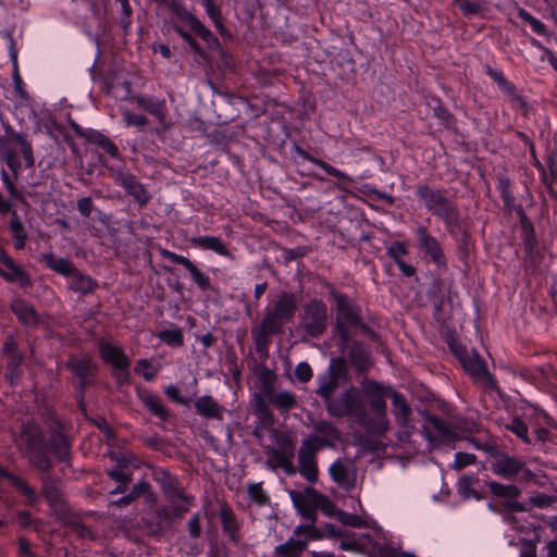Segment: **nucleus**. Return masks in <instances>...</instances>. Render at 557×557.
I'll return each mask as SVG.
<instances>
[{
  "mask_svg": "<svg viewBox=\"0 0 557 557\" xmlns=\"http://www.w3.org/2000/svg\"><path fill=\"white\" fill-rule=\"evenodd\" d=\"M471 442L479 449L485 450L492 458L491 470L494 474L506 480H515L520 473L524 480L534 478L533 472L527 467L523 460L502 451L493 444L485 443L484 445H480L473 438H471Z\"/></svg>",
  "mask_w": 557,
  "mask_h": 557,
  "instance_id": "423d86ee",
  "label": "nucleus"
},
{
  "mask_svg": "<svg viewBox=\"0 0 557 557\" xmlns=\"http://www.w3.org/2000/svg\"><path fill=\"white\" fill-rule=\"evenodd\" d=\"M265 454L268 456L267 466L272 469L283 467L287 458H293L292 456L270 446L265 448Z\"/></svg>",
  "mask_w": 557,
  "mask_h": 557,
  "instance_id": "8fccbe9b",
  "label": "nucleus"
},
{
  "mask_svg": "<svg viewBox=\"0 0 557 557\" xmlns=\"http://www.w3.org/2000/svg\"><path fill=\"white\" fill-rule=\"evenodd\" d=\"M9 230L12 234L14 248L16 250L23 249L27 240V232L25 230L24 224H9Z\"/></svg>",
  "mask_w": 557,
  "mask_h": 557,
  "instance_id": "3c124183",
  "label": "nucleus"
},
{
  "mask_svg": "<svg viewBox=\"0 0 557 557\" xmlns=\"http://www.w3.org/2000/svg\"><path fill=\"white\" fill-rule=\"evenodd\" d=\"M131 101L154 116L163 131H168L171 127V123L168 121L169 111L164 99L138 94L132 96Z\"/></svg>",
  "mask_w": 557,
  "mask_h": 557,
  "instance_id": "4468645a",
  "label": "nucleus"
},
{
  "mask_svg": "<svg viewBox=\"0 0 557 557\" xmlns=\"http://www.w3.org/2000/svg\"><path fill=\"white\" fill-rule=\"evenodd\" d=\"M190 243L196 247L203 250H211L223 257H231V252L226 248L225 244L215 236H198L193 237Z\"/></svg>",
  "mask_w": 557,
  "mask_h": 557,
  "instance_id": "58836bf2",
  "label": "nucleus"
},
{
  "mask_svg": "<svg viewBox=\"0 0 557 557\" xmlns=\"http://www.w3.org/2000/svg\"><path fill=\"white\" fill-rule=\"evenodd\" d=\"M41 494L53 509H63L64 499L59 483L50 475L42 478Z\"/></svg>",
  "mask_w": 557,
  "mask_h": 557,
  "instance_id": "7c9ffc66",
  "label": "nucleus"
},
{
  "mask_svg": "<svg viewBox=\"0 0 557 557\" xmlns=\"http://www.w3.org/2000/svg\"><path fill=\"white\" fill-rule=\"evenodd\" d=\"M0 478L8 479L16 491L26 498V504L34 506L38 503L39 497L34 487H32L23 478L8 472L4 468L0 467Z\"/></svg>",
  "mask_w": 557,
  "mask_h": 557,
  "instance_id": "a878e982",
  "label": "nucleus"
},
{
  "mask_svg": "<svg viewBox=\"0 0 557 557\" xmlns=\"http://www.w3.org/2000/svg\"><path fill=\"white\" fill-rule=\"evenodd\" d=\"M99 354L102 360L106 363L111 364L113 369L129 368L131 366V360L124 354L122 348L114 346L111 343L100 342Z\"/></svg>",
  "mask_w": 557,
  "mask_h": 557,
  "instance_id": "4be33fe9",
  "label": "nucleus"
},
{
  "mask_svg": "<svg viewBox=\"0 0 557 557\" xmlns=\"http://www.w3.org/2000/svg\"><path fill=\"white\" fill-rule=\"evenodd\" d=\"M40 260L47 268L65 277H70L77 269L70 260L58 258L53 252L44 253Z\"/></svg>",
  "mask_w": 557,
  "mask_h": 557,
  "instance_id": "e433bc0d",
  "label": "nucleus"
},
{
  "mask_svg": "<svg viewBox=\"0 0 557 557\" xmlns=\"http://www.w3.org/2000/svg\"><path fill=\"white\" fill-rule=\"evenodd\" d=\"M521 231L524 250L528 255H532L539 245L534 226Z\"/></svg>",
  "mask_w": 557,
  "mask_h": 557,
  "instance_id": "052dcab7",
  "label": "nucleus"
},
{
  "mask_svg": "<svg viewBox=\"0 0 557 557\" xmlns=\"http://www.w3.org/2000/svg\"><path fill=\"white\" fill-rule=\"evenodd\" d=\"M107 475L116 483H131L132 471L127 467L116 465L115 467L106 470Z\"/></svg>",
  "mask_w": 557,
  "mask_h": 557,
  "instance_id": "603ef678",
  "label": "nucleus"
},
{
  "mask_svg": "<svg viewBox=\"0 0 557 557\" xmlns=\"http://www.w3.org/2000/svg\"><path fill=\"white\" fill-rule=\"evenodd\" d=\"M485 72L497 84L498 88L504 94L509 96L513 101L518 102L522 108L525 107V101L518 94L517 87L505 77L502 71L494 70L490 65H486Z\"/></svg>",
  "mask_w": 557,
  "mask_h": 557,
  "instance_id": "bb28decb",
  "label": "nucleus"
},
{
  "mask_svg": "<svg viewBox=\"0 0 557 557\" xmlns=\"http://www.w3.org/2000/svg\"><path fill=\"white\" fill-rule=\"evenodd\" d=\"M424 424L423 433L430 442L434 441H447L453 442L457 440L456 432L450 425L443 419L433 416L429 412H424Z\"/></svg>",
  "mask_w": 557,
  "mask_h": 557,
  "instance_id": "dca6fc26",
  "label": "nucleus"
},
{
  "mask_svg": "<svg viewBox=\"0 0 557 557\" xmlns=\"http://www.w3.org/2000/svg\"><path fill=\"white\" fill-rule=\"evenodd\" d=\"M265 398L280 411H289L297 407V396L288 391L275 392L274 388H267Z\"/></svg>",
  "mask_w": 557,
  "mask_h": 557,
  "instance_id": "473e14b6",
  "label": "nucleus"
},
{
  "mask_svg": "<svg viewBox=\"0 0 557 557\" xmlns=\"http://www.w3.org/2000/svg\"><path fill=\"white\" fill-rule=\"evenodd\" d=\"M327 412L335 418L352 417L361 425L366 422L367 408L361 392L350 386L325 405Z\"/></svg>",
  "mask_w": 557,
  "mask_h": 557,
  "instance_id": "6e6552de",
  "label": "nucleus"
},
{
  "mask_svg": "<svg viewBox=\"0 0 557 557\" xmlns=\"http://www.w3.org/2000/svg\"><path fill=\"white\" fill-rule=\"evenodd\" d=\"M70 277L69 288L83 296L94 294L99 286L94 277L83 273L78 269H76Z\"/></svg>",
  "mask_w": 557,
  "mask_h": 557,
  "instance_id": "cd10ccee",
  "label": "nucleus"
},
{
  "mask_svg": "<svg viewBox=\"0 0 557 557\" xmlns=\"http://www.w3.org/2000/svg\"><path fill=\"white\" fill-rule=\"evenodd\" d=\"M307 546V540L288 539L274 548L273 557H300Z\"/></svg>",
  "mask_w": 557,
  "mask_h": 557,
  "instance_id": "4c0bfd02",
  "label": "nucleus"
},
{
  "mask_svg": "<svg viewBox=\"0 0 557 557\" xmlns=\"http://www.w3.org/2000/svg\"><path fill=\"white\" fill-rule=\"evenodd\" d=\"M86 138L88 143L100 147L106 152H108L112 158L120 157L117 146L108 136L99 132H92L88 134Z\"/></svg>",
  "mask_w": 557,
  "mask_h": 557,
  "instance_id": "37998d69",
  "label": "nucleus"
},
{
  "mask_svg": "<svg viewBox=\"0 0 557 557\" xmlns=\"http://www.w3.org/2000/svg\"><path fill=\"white\" fill-rule=\"evenodd\" d=\"M271 434L275 444L277 445L276 450H281L292 457H294L295 451V443L285 432L280 431L278 429H271Z\"/></svg>",
  "mask_w": 557,
  "mask_h": 557,
  "instance_id": "49530a36",
  "label": "nucleus"
},
{
  "mask_svg": "<svg viewBox=\"0 0 557 557\" xmlns=\"http://www.w3.org/2000/svg\"><path fill=\"white\" fill-rule=\"evenodd\" d=\"M298 308V297L295 293L283 292L271 307L267 308L261 320L257 334L256 345L260 349L261 345L268 344L270 336L282 333L284 324L289 322Z\"/></svg>",
  "mask_w": 557,
  "mask_h": 557,
  "instance_id": "7ed1b4c3",
  "label": "nucleus"
},
{
  "mask_svg": "<svg viewBox=\"0 0 557 557\" xmlns=\"http://www.w3.org/2000/svg\"><path fill=\"white\" fill-rule=\"evenodd\" d=\"M124 122L127 126H135L139 129H145L149 120L144 114H136L131 111L123 112Z\"/></svg>",
  "mask_w": 557,
  "mask_h": 557,
  "instance_id": "680f3d73",
  "label": "nucleus"
},
{
  "mask_svg": "<svg viewBox=\"0 0 557 557\" xmlns=\"http://www.w3.org/2000/svg\"><path fill=\"white\" fill-rule=\"evenodd\" d=\"M475 462H476L475 455L458 451L455 455V461L453 465V469L460 471L468 466L474 465Z\"/></svg>",
  "mask_w": 557,
  "mask_h": 557,
  "instance_id": "69168bd1",
  "label": "nucleus"
},
{
  "mask_svg": "<svg viewBox=\"0 0 557 557\" xmlns=\"http://www.w3.org/2000/svg\"><path fill=\"white\" fill-rule=\"evenodd\" d=\"M160 255L173 263L183 265L190 274L193 281L201 290H208L211 287L210 277L206 275L191 260L173 251L161 249Z\"/></svg>",
  "mask_w": 557,
  "mask_h": 557,
  "instance_id": "a211bd4d",
  "label": "nucleus"
},
{
  "mask_svg": "<svg viewBox=\"0 0 557 557\" xmlns=\"http://www.w3.org/2000/svg\"><path fill=\"white\" fill-rule=\"evenodd\" d=\"M414 193L423 208L432 216L443 222L450 236L461 235L462 243H467L470 234L465 228L459 206L448 189L422 183L416 186Z\"/></svg>",
  "mask_w": 557,
  "mask_h": 557,
  "instance_id": "f03ea898",
  "label": "nucleus"
},
{
  "mask_svg": "<svg viewBox=\"0 0 557 557\" xmlns=\"http://www.w3.org/2000/svg\"><path fill=\"white\" fill-rule=\"evenodd\" d=\"M193 502L194 497L188 495V499H177L175 503H171L173 505L171 509L173 522L184 518L185 513L189 511Z\"/></svg>",
  "mask_w": 557,
  "mask_h": 557,
  "instance_id": "5fc2aeb1",
  "label": "nucleus"
},
{
  "mask_svg": "<svg viewBox=\"0 0 557 557\" xmlns=\"http://www.w3.org/2000/svg\"><path fill=\"white\" fill-rule=\"evenodd\" d=\"M173 28L198 57H200L202 60L208 59L207 52L197 42V40L191 36L189 32L185 30L182 26L177 24H174Z\"/></svg>",
  "mask_w": 557,
  "mask_h": 557,
  "instance_id": "09e8293b",
  "label": "nucleus"
},
{
  "mask_svg": "<svg viewBox=\"0 0 557 557\" xmlns=\"http://www.w3.org/2000/svg\"><path fill=\"white\" fill-rule=\"evenodd\" d=\"M315 440H304L298 450L299 473L302 478L313 484L318 482L319 469L317 463V453L320 450L315 445Z\"/></svg>",
  "mask_w": 557,
  "mask_h": 557,
  "instance_id": "9b49d317",
  "label": "nucleus"
},
{
  "mask_svg": "<svg viewBox=\"0 0 557 557\" xmlns=\"http://www.w3.org/2000/svg\"><path fill=\"white\" fill-rule=\"evenodd\" d=\"M144 525L149 535L152 536H161L168 530L165 525L159 520L154 518V513L143 519Z\"/></svg>",
  "mask_w": 557,
  "mask_h": 557,
  "instance_id": "6e6d98bb",
  "label": "nucleus"
},
{
  "mask_svg": "<svg viewBox=\"0 0 557 557\" xmlns=\"http://www.w3.org/2000/svg\"><path fill=\"white\" fill-rule=\"evenodd\" d=\"M117 182L121 186L125 188V190L132 195L139 205H146L149 200L147 191L143 184H140L137 178L129 173H120L117 176Z\"/></svg>",
  "mask_w": 557,
  "mask_h": 557,
  "instance_id": "c85d7f7f",
  "label": "nucleus"
},
{
  "mask_svg": "<svg viewBox=\"0 0 557 557\" xmlns=\"http://www.w3.org/2000/svg\"><path fill=\"white\" fill-rule=\"evenodd\" d=\"M392 405H393V414L396 418V422L398 425L406 428L409 422V418L411 414V408L408 405L405 396L398 392H391Z\"/></svg>",
  "mask_w": 557,
  "mask_h": 557,
  "instance_id": "f704fd0d",
  "label": "nucleus"
},
{
  "mask_svg": "<svg viewBox=\"0 0 557 557\" xmlns=\"http://www.w3.org/2000/svg\"><path fill=\"white\" fill-rule=\"evenodd\" d=\"M220 519L223 532L228 536L230 541L237 544L240 541V527L233 510L228 506H222L220 510Z\"/></svg>",
  "mask_w": 557,
  "mask_h": 557,
  "instance_id": "2f4dec72",
  "label": "nucleus"
},
{
  "mask_svg": "<svg viewBox=\"0 0 557 557\" xmlns=\"http://www.w3.org/2000/svg\"><path fill=\"white\" fill-rule=\"evenodd\" d=\"M153 479L160 484L163 494L170 503H175L177 499H188V495L181 486L177 478L168 470H156Z\"/></svg>",
  "mask_w": 557,
  "mask_h": 557,
  "instance_id": "6ab92c4d",
  "label": "nucleus"
},
{
  "mask_svg": "<svg viewBox=\"0 0 557 557\" xmlns=\"http://www.w3.org/2000/svg\"><path fill=\"white\" fill-rule=\"evenodd\" d=\"M349 359L355 370L359 373L367 372L372 366L370 352L360 343H355L350 347Z\"/></svg>",
  "mask_w": 557,
  "mask_h": 557,
  "instance_id": "c9c22d12",
  "label": "nucleus"
},
{
  "mask_svg": "<svg viewBox=\"0 0 557 557\" xmlns=\"http://www.w3.org/2000/svg\"><path fill=\"white\" fill-rule=\"evenodd\" d=\"M465 371L470 374L475 381H485L487 384H493L494 380L487 371L485 361L479 354L472 349L470 355L461 362Z\"/></svg>",
  "mask_w": 557,
  "mask_h": 557,
  "instance_id": "412c9836",
  "label": "nucleus"
},
{
  "mask_svg": "<svg viewBox=\"0 0 557 557\" xmlns=\"http://www.w3.org/2000/svg\"><path fill=\"white\" fill-rule=\"evenodd\" d=\"M247 492L250 500L257 506L263 507L270 504V496L263 490L262 483H249Z\"/></svg>",
  "mask_w": 557,
  "mask_h": 557,
  "instance_id": "de8ad7c7",
  "label": "nucleus"
},
{
  "mask_svg": "<svg viewBox=\"0 0 557 557\" xmlns=\"http://www.w3.org/2000/svg\"><path fill=\"white\" fill-rule=\"evenodd\" d=\"M317 435H310L306 440H315L313 445L321 449L323 447H333L336 440L339 438L341 432L329 421L320 420L313 424Z\"/></svg>",
  "mask_w": 557,
  "mask_h": 557,
  "instance_id": "aec40b11",
  "label": "nucleus"
},
{
  "mask_svg": "<svg viewBox=\"0 0 557 557\" xmlns=\"http://www.w3.org/2000/svg\"><path fill=\"white\" fill-rule=\"evenodd\" d=\"M519 17H521L525 23H528L532 30L536 33L537 35H545L546 34V26L544 23H542L540 20L531 15L527 10L519 9L518 11Z\"/></svg>",
  "mask_w": 557,
  "mask_h": 557,
  "instance_id": "4d7b16f0",
  "label": "nucleus"
},
{
  "mask_svg": "<svg viewBox=\"0 0 557 557\" xmlns=\"http://www.w3.org/2000/svg\"><path fill=\"white\" fill-rule=\"evenodd\" d=\"M295 150L299 157H301L304 160H308L311 163L318 165L319 168L324 170L326 174H329L333 177H336L341 181H346L348 183H352V180L347 174H345L344 172L339 171L338 169L332 166L327 162L311 156L306 150H304L301 147L296 146Z\"/></svg>",
  "mask_w": 557,
  "mask_h": 557,
  "instance_id": "ea45409f",
  "label": "nucleus"
},
{
  "mask_svg": "<svg viewBox=\"0 0 557 557\" xmlns=\"http://www.w3.org/2000/svg\"><path fill=\"white\" fill-rule=\"evenodd\" d=\"M160 255L173 263L183 265L190 274L193 281L201 290H208L211 287L210 277L206 275L191 260L173 251L161 249Z\"/></svg>",
  "mask_w": 557,
  "mask_h": 557,
  "instance_id": "f3484780",
  "label": "nucleus"
},
{
  "mask_svg": "<svg viewBox=\"0 0 557 557\" xmlns=\"http://www.w3.org/2000/svg\"><path fill=\"white\" fill-rule=\"evenodd\" d=\"M271 434L275 444L277 445L276 450H281L292 457H294L295 451V443L285 432L280 431L278 429H271Z\"/></svg>",
  "mask_w": 557,
  "mask_h": 557,
  "instance_id": "a18cd8bd",
  "label": "nucleus"
},
{
  "mask_svg": "<svg viewBox=\"0 0 557 557\" xmlns=\"http://www.w3.org/2000/svg\"><path fill=\"white\" fill-rule=\"evenodd\" d=\"M417 246L438 267L446 264V259L436 237L432 236L424 225H419L414 231Z\"/></svg>",
  "mask_w": 557,
  "mask_h": 557,
  "instance_id": "2eb2a0df",
  "label": "nucleus"
},
{
  "mask_svg": "<svg viewBox=\"0 0 557 557\" xmlns=\"http://www.w3.org/2000/svg\"><path fill=\"white\" fill-rule=\"evenodd\" d=\"M7 140L15 143L20 148L27 168L35 165L32 144L26 135L15 132L9 124L5 125Z\"/></svg>",
  "mask_w": 557,
  "mask_h": 557,
  "instance_id": "72a5a7b5",
  "label": "nucleus"
},
{
  "mask_svg": "<svg viewBox=\"0 0 557 557\" xmlns=\"http://www.w3.org/2000/svg\"><path fill=\"white\" fill-rule=\"evenodd\" d=\"M49 434L48 446L44 431L36 423L23 424L14 442L23 450L30 466L41 472L52 469L53 462L49 449L59 461H67L72 449V440L69 436V425L54 412H49L45 419Z\"/></svg>",
  "mask_w": 557,
  "mask_h": 557,
  "instance_id": "f257e3e1",
  "label": "nucleus"
},
{
  "mask_svg": "<svg viewBox=\"0 0 557 557\" xmlns=\"http://www.w3.org/2000/svg\"><path fill=\"white\" fill-rule=\"evenodd\" d=\"M478 482L474 475L465 474L458 481L459 492L466 497H470L472 485Z\"/></svg>",
  "mask_w": 557,
  "mask_h": 557,
  "instance_id": "774afa93",
  "label": "nucleus"
},
{
  "mask_svg": "<svg viewBox=\"0 0 557 557\" xmlns=\"http://www.w3.org/2000/svg\"><path fill=\"white\" fill-rule=\"evenodd\" d=\"M0 276L9 283H17L23 288H27L33 284L30 275L21 265H18L1 247Z\"/></svg>",
  "mask_w": 557,
  "mask_h": 557,
  "instance_id": "ddd939ff",
  "label": "nucleus"
},
{
  "mask_svg": "<svg viewBox=\"0 0 557 557\" xmlns=\"http://www.w3.org/2000/svg\"><path fill=\"white\" fill-rule=\"evenodd\" d=\"M137 396L151 414L156 416L161 421L169 419V410L160 396L146 388H137Z\"/></svg>",
  "mask_w": 557,
  "mask_h": 557,
  "instance_id": "b1692460",
  "label": "nucleus"
},
{
  "mask_svg": "<svg viewBox=\"0 0 557 557\" xmlns=\"http://www.w3.org/2000/svg\"><path fill=\"white\" fill-rule=\"evenodd\" d=\"M288 494L297 511L309 522H317L318 509L329 517L335 515V504L313 487L307 486L302 491L293 490Z\"/></svg>",
  "mask_w": 557,
  "mask_h": 557,
  "instance_id": "39448f33",
  "label": "nucleus"
},
{
  "mask_svg": "<svg viewBox=\"0 0 557 557\" xmlns=\"http://www.w3.org/2000/svg\"><path fill=\"white\" fill-rule=\"evenodd\" d=\"M392 388L385 387L377 382H371L366 387L369 406L373 411V417L367 412L366 422L361 426L374 435H384L388 430V420L386 417L385 397L391 396Z\"/></svg>",
  "mask_w": 557,
  "mask_h": 557,
  "instance_id": "20e7f679",
  "label": "nucleus"
},
{
  "mask_svg": "<svg viewBox=\"0 0 557 557\" xmlns=\"http://www.w3.org/2000/svg\"><path fill=\"white\" fill-rule=\"evenodd\" d=\"M255 410L256 414L258 416L260 422L264 426H271L274 423V416L272 411L270 410L269 405L264 400V397L262 395H256L255 399Z\"/></svg>",
  "mask_w": 557,
  "mask_h": 557,
  "instance_id": "c03bdc74",
  "label": "nucleus"
},
{
  "mask_svg": "<svg viewBox=\"0 0 557 557\" xmlns=\"http://www.w3.org/2000/svg\"><path fill=\"white\" fill-rule=\"evenodd\" d=\"M506 429L515 433L524 443H530V438L528 436V426L521 419H512L510 423L506 424Z\"/></svg>",
  "mask_w": 557,
  "mask_h": 557,
  "instance_id": "e2e57ef3",
  "label": "nucleus"
},
{
  "mask_svg": "<svg viewBox=\"0 0 557 557\" xmlns=\"http://www.w3.org/2000/svg\"><path fill=\"white\" fill-rule=\"evenodd\" d=\"M5 358V379L10 381L11 384L17 382L21 377L22 371L21 366L23 362V355L21 352L7 355Z\"/></svg>",
  "mask_w": 557,
  "mask_h": 557,
  "instance_id": "79ce46f5",
  "label": "nucleus"
},
{
  "mask_svg": "<svg viewBox=\"0 0 557 557\" xmlns=\"http://www.w3.org/2000/svg\"><path fill=\"white\" fill-rule=\"evenodd\" d=\"M329 473L332 480L342 488L350 491L355 487V475L349 462L339 459L334 461L329 468Z\"/></svg>",
  "mask_w": 557,
  "mask_h": 557,
  "instance_id": "5701e85b",
  "label": "nucleus"
},
{
  "mask_svg": "<svg viewBox=\"0 0 557 557\" xmlns=\"http://www.w3.org/2000/svg\"><path fill=\"white\" fill-rule=\"evenodd\" d=\"M465 16L478 15L482 11V5L470 0H454Z\"/></svg>",
  "mask_w": 557,
  "mask_h": 557,
  "instance_id": "0e129e2a",
  "label": "nucleus"
},
{
  "mask_svg": "<svg viewBox=\"0 0 557 557\" xmlns=\"http://www.w3.org/2000/svg\"><path fill=\"white\" fill-rule=\"evenodd\" d=\"M490 492L497 498L504 500L508 498H518L521 495V490L513 484H503L496 481L486 483Z\"/></svg>",
  "mask_w": 557,
  "mask_h": 557,
  "instance_id": "a19ab883",
  "label": "nucleus"
},
{
  "mask_svg": "<svg viewBox=\"0 0 557 557\" xmlns=\"http://www.w3.org/2000/svg\"><path fill=\"white\" fill-rule=\"evenodd\" d=\"M65 368L70 370L78 380V388L81 395H84L86 386L90 385L92 377L98 371V367L89 356L81 358L70 357L65 363Z\"/></svg>",
  "mask_w": 557,
  "mask_h": 557,
  "instance_id": "f8f14e48",
  "label": "nucleus"
},
{
  "mask_svg": "<svg viewBox=\"0 0 557 557\" xmlns=\"http://www.w3.org/2000/svg\"><path fill=\"white\" fill-rule=\"evenodd\" d=\"M117 2L121 3V9H122V16H121L120 24L123 27L124 32L127 33L131 27V24H132L133 9H132L128 0H119Z\"/></svg>",
  "mask_w": 557,
  "mask_h": 557,
  "instance_id": "338daca9",
  "label": "nucleus"
},
{
  "mask_svg": "<svg viewBox=\"0 0 557 557\" xmlns=\"http://www.w3.org/2000/svg\"><path fill=\"white\" fill-rule=\"evenodd\" d=\"M330 294L335 301L336 323L343 339H347L349 336L348 326L360 327L366 334L372 333V330L363 323L360 307L348 295L338 293L334 287L331 288Z\"/></svg>",
  "mask_w": 557,
  "mask_h": 557,
  "instance_id": "0eeeda50",
  "label": "nucleus"
},
{
  "mask_svg": "<svg viewBox=\"0 0 557 557\" xmlns=\"http://www.w3.org/2000/svg\"><path fill=\"white\" fill-rule=\"evenodd\" d=\"M158 337L171 346H182L184 344V336L180 329L160 331Z\"/></svg>",
  "mask_w": 557,
  "mask_h": 557,
  "instance_id": "864d4df0",
  "label": "nucleus"
},
{
  "mask_svg": "<svg viewBox=\"0 0 557 557\" xmlns=\"http://www.w3.org/2000/svg\"><path fill=\"white\" fill-rule=\"evenodd\" d=\"M135 372L143 375L146 381H153L158 370L152 369V364L148 359H139L136 361Z\"/></svg>",
  "mask_w": 557,
  "mask_h": 557,
  "instance_id": "bf43d9fd",
  "label": "nucleus"
},
{
  "mask_svg": "<svg viewBox=\"0 0 557 557\" xmlns=\"http://www.w3.org/2000/svg\"><path fill=\"white\" fill-rule=\"evenodd\" d=\"M300 326L311 337H320L327 327V307L321 299H311L302 306Z\"/></svg>",
  "mask_w": 557,
  "mask_h": 557,
  "instance_id": "1a4fd4ad",
  "label": "nucleus"
},
{
  "mask_svg": "<svg viewBox=\"0 0 557 557\" xmlns=\"http://www.w3.org/2000/svg\"><path fill=\"white\" fill-rule=\"evenodd\" d=\"M11 310L25 326H35L40 321L36 309L23 299L14 300L11 305Z\"/></svg>",
  "mask_w": 557,
  "mask_h": 557,
  "instance_id": "c756f323",
  "label": "nucleus"
},
{
  "mask_svg": "<svg viewBox=\"0 0 557 557\" xmlns=\"http://www.w3.org/2000/svg\"><path fill=\"white\" fill-rule=\"evenodd\" d=\"M196 412L207 419L223 420L225 409L212 396H201L194 403Z\"/></svg>",
  "mask_w": 557,
  "mask_h": 557,
  "instance_id": "393cba45",
  "label": "nucleus"
},
{
  "mask_svg": "<svg viewBox=\"0 0 557 557\" xmlns=\"http://www.w3.org/2000/svg\"><path fill=\"white\" fill-rule=\"evenodd\" d=\"M387 256L394 260V262L397 264L401 260H404V257L408 255V249L405 243L403 242H393L386 250Z\"/></svg>",
  "mask_w": 557,
  "mask_h": 557,
  "instance_id": "13d9d810",
  "label": "nucleus"
},
{
  "mask_svg": "<svg viewBox=\"0 0 557 557\" xmlns=\"http://www.w3.org/2000/svg\"><path fill=\"white\" fill-rule=\"evenodd\" d=\"M347 379V366L343 358H333L330 362L326 373L318 376L317 395L327 404L338 389L342 381Z\"/></svg>",
  "mask_w": 557,
  "mask_h": 557,
  "instance_id": "9d476101",
  "label": "nucleus"
}]
</instances>
